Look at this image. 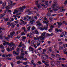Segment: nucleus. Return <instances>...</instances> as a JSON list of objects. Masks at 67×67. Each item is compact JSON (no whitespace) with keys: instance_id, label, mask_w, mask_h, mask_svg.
Wrapping results in <instances>:
<instances>
[{"instance_id":"bf43d9fd","label":"nucleus","mask_w":67,"mask_h":67,"mask_svg":"<svg viewBox=\"0 0 67 67\" xmlns=\"http://www.w3.org/2000/svg\"><path fill=\"white\" fill-rule=\"evenodd\" d=\"M52 30H53L51 28V29H49V30H48V31H49V32H51V31H52Z\"/></svg>"},{"instance_id":"c85d7f7f","label":"nucleus","mask_w":67,"mask_h":67,"mask_svg":"<svg viewBox=\"0 0 67 67\" xmlns=\"http://www.w3.org/2000/svg\"><path fill=\"white\" fill-rule=\"evenodd\" d=\"M31 29H30V27H29L27 28V31L29 32L30 31Z\"/></svg>"},{"instance_id":"8fccbe9b","label":"nucleus","mask_w":67,"mask_h":67,"mask_svg":"<svg viewBox=\"0 0 67 67\" xmlns=\"http://www.w3.org/2000/svg\"><path fill=\"white\" fill-rule=\"evenodd\" d=\"M38 1H37L36 2V5H38Z\"/></svg>"},{"instance_id":"cd10ccee","label":"nucleus","mask_w":67,"mask_h":67,"mask_svg":"<svg viewBox=\"0 0 67 67\" xmlns=\"http://www.w3.org/2000/svg\"><path fill=\"white\" fill-rule=\"evenodd\" d=\"M34 41L32 40V41L31 42V44H32V45H34Z\"/></svg>"},{"instance_id":"6ab92c4d","label":"nucleus","mask_w":67,"mask_h":67,"mask_svg":"<svg viewBox=\"0 0 67 67\" xmlns=\"http://www.w3.org/2000/svg\"><path fill=\"white\" fill-rule=\"evenodd\" d=\"M13 53L14 54H15L16 55H19V53H16L15 51H13Z\"/></svg>"},{"instance_id":"dca6fc26","label":"nucleus","mask_w":67,"mask_h":67,"mask_svg":"<svg viewBox=\"0 0 67 67\" xmlns=\"http://www.w3.org/2000/svg\"><path fill=\"white\" fill-rule=\"evenodd\" d=\"M34 33H35L36 34L38 35V34H39V33H38V31L37 30H35L34 31Z\"/></svg>"},{"instance_id":"3c124183","label":"nucleus","mask_w":67,"mask_h":67,"mask_svg":"<svg viewBox=\"0 0 67 67\" xmlns=\"http://www.w3.org/2000/svg\"><path fill=\"white\" fill-rule=\"evenodd\" d=\"M5 15V14H4L3 15H2V16H1V17H0V18H2V17H3V16H4Z\"/></svg>"},{"instance_id":"5fc2aeb1","label":"nucleus","mask_w":67,"mask_h":67,"mask_svg":"<svg viewBox=\"0 0 67 67\" xmlns=\"http://www.w3.org/2000/svg\"><path fill=\"white\" fill-rule=\"evenodd\" d=\"M4 51H5V49L2 50L1 51V52H2V53H3V52H4Z\"/></svg>"},{"instance_id":"f257e3e1","label":"nucleus","mask_w":67,"mask_h":67,"mask_svg":"<svg viewBox=\"0 0 67 67\" xmlns=\"http://www.w3.org/2000/svg\"><path fill=\"white\" fill-rule=\"evenodd\" d=\"M48 21H43V23H46V26H44V28H41V30H42V31H43V30H48Z\"/></svg>"},{"instance_id":"a878e982","label":"nucleus","mask_w":67,"mask_h":67,"mask_svg":"<svg viewBox=\"0 0 67 67\" xmlns=\"http://www.w3.org/2000/svg\"><path fill=\"white\" fill-rule=\"evenodd\" d=\"M48 1H46L45 2L44 4H45V5H48Z\"/></svg>"},{"instance_id":"4d7b16f0","label":"nucleus","mask_w":67,"mask_h":67,"mask_svg":"<svg viewBox=\"0 0 67 67\" xmlns=\"http://www.w3.org/2000/svg\"><path fill=\"white\" fill-rule=\"evenodd\" d=\"M51 9L52 8H48L47 10H48V11H49V10H51Z\"/></svg>"},{"instance_id":"20e7f679","label":"nucleus","mask_w":67,"mask_h":67,"mask_svg":"<svg viewBox=\"0 0 67 67\" xmlns=\"http://www.w3.org/2000/svg\"><path fill=\"white\" fill-rule=\"evenodd\" d=\"M16 59H24V57L23 55H21L20 57L17 56L16 57Z\"/></svg>"},{"instance_id":"603ef678","label":"nucleus","mask_w":67,"mask_h":67,"mask_svg":"<svg viewBox=\"0 0 67 67\" xmlns=\"http://www.w3.org/2000/svg\"><path fill=\"white\" fill-rule=\"evenodd\" d=\"M8 56L9 57H10V56H12V54H8Z\"/></svg>"},{"instance_id":"aec40b11","label":"nucleus","mask_w":67,"mask_h":67,"mask_svg":"<svg viewBox=\"0 0 67 67\" xmlns=\"http://www.w3.org/2000/svg\"><path fill=\"white\" fill-rule=\"evenodd\" d=\"M0 47V48H2V49H4V47L3 46L2 44L1 45Z\"/></svg>"},{"instance_id":"a19ab883","label":"nucleus","mask_w":67,"mask_h":67,"mask_svg":"<svg viewBox=\"0 0 67 67\" xmlns=\"http://www.w3.org/2000/svg\"><path fill=\"white\" fill-rule=\"evenodd\" d=\"M59 45H62V44H63V42H59Z\"/></svg>"},{"instance_id":"864d4df0","label":"nucleus","mask_w":67,"mask_h":67,"mask_svg":"<svg viewBox=\"0 0 67 67\" xmlns=\"http://www.w3.org/2000/svg\"><path fill=\"white\" fill-rule=\"evenodd\" d=\"M49 20L50 22H52V18H49Z\"/></svg>"},{"instance_id":"9b49d317","label":"nucleus","mask_w":67,"mask_h":67,"mask_svg":"<svg viewBox=\"0 0 67 67\" xmlns=\"http://www.w3.org/2000/svg\"><path fill=\"white\" fill-rule=\"evenodd\" d=\"M46 15H47V18H49L51 16V13L48 12L46 14Z\"/></svg>"},{"instance_id":"de8ad7c7","label":"nucleus","mask_w":67,"mask_h":67,"mask_svg":"<svg viewBox=\"0 0 67 67\" xmlns=\"http://www.w3.org/2000/svg\"><path fill=\"white\" fill-rule=\"evenodd\" d=\"M56 55L57 56V57H60V56L57 54H56Z\"/></svg>"},{"instance_id":"f704fd0d","label":"nucleus","mask_w":67,"mask_h":67,"mask_svg":"<svg viewBox=\"0 0 67 67\" xmlns=\"http://www.w3.org/2000/svg\"><path fill=\"white\" fill-rule=\"evenodd\" d=\"M55 55L54 54H51V57H52V58H54L55 57Z\"/></svg>"},{"instance_id":"c9c22d12","label":"nucleus","mask_w":67,"mask_h":67,"mask_svg":"<svg viewBox=\"0 0 67 67\" xmlns=\"http://www.w3.org/2000/svg\"><path fill=\"white\" fill-rule=\"evenodd\" d=\"M9 20V18H7L6 19H5V21H8Z\"/></svg>"},{"instance_id":"0e129e2a","label":"nucleus","mask_w":67,"mask_h":67,"mask_svg":"<svg viewBox=\"0 0 67 67\" xmlns=\"http://www.w3.org/2000/svg\"><path fill=\"white\" fill-rule=\"evenodd\" d=\"M41 58H42L43 59H44V57H43V56L42 55L41 57Z\"/></svg>"},{"instance_id":"4be33fe9","label":"nucleus","mask_w":67,"mask_h":67,"mask_svg":"<svg viewBox=\"0 0 67 67\" xmlns=\"http://www.w3.org/2000/svg\"><path fill=\"white\" fill-rule=\"evenodd\" d=\"M7 50L8 52H10V51H11V48H7Z\"/></svg>"},{"instance_id":"79ce46f5","label":"nucleus","mask_w":67,"mask_h":67,"mask_svg":"<svg viewBox=\"0 0 67 67\" xmlns=\"http://www.w3.org/2000/svg\"><path fill=\"white\" fill-rule=\"evenodd\" d=\"M19 33H20L19 31H17L16 33V35H18V34H19Z\"/></svg>"},{"instance_id":"7ed1b4c3","label":"nucleus","mask_w":67,"mask_h":67,"mask_svg":"<svg viewBox=\"0 0 67 67\" xmlns=\"http://www.w3.org/2000/svg\"><path fill=\"white\" fill-rule=\"evenodd\" d=\"M41 36H40L39 37H40V40L41 41H43V40H44V38H45L46 37V35H45V32H43L42 34H41Z\"/></svg>"},{"instance_id":"6e6552de","label":"nucleus","mask_w":67,"mask_h":67,"mask_svg":"<svg viewBox=\"0 0 67 67\" xmlns=\"http://www.w3.org/2000/svg\"><path fill=\"white\" fill-rule=\"evenodd\" d=\"M15 34V32L13 31L10 34V37H12L13 36V35H14V34Z\"/></svg>"},{"instance_id":"ddd939ff","label":"nucleus","mask_w":67,"mask_h":67,"mask_svg":"<svg viewBox=\"0 0 67 67\" xmlns=\"http://www.w3.org/2000/svg\"><path fill=\"white\" fill-rule=\"evenodd\" d=\"M22 29H23L24 31V32H25V33H26L27 32V31L26 30L25 27H22Z\"/></svg>"},{"instance_id":"f03ea898","label":"nucleus","mask_w":67,"mask_h":67,"mask_svg":"<svg viewBox=\"0 0 67 67\" xmlns=\"http://www.w3.org/2000/svg\"><path fill=\"white\" fill-rule=\"evenodd\" d=\"M16 4V3H15L12 4L9 3L8 4V5L5 8L7 9V10H9V9H10V8H11L12 7H14V5H15ZM10 6H12V7Z\"/></svg>"},{"instance_id":"c756f323","label":"nucleus","mask_w":67,"mask_h":67,"mask_svg":"<svg viewBox=\"0 0 67 67\" xmlns=\"http://www.w3.org/2000/svg\"><path fill=\"white\" fill-rule=\"evenodd\" d=\"M55 31L57 32H58V33L59 32V30H58V29H55Z\"/></svg>"},{"instance_id":"338daca9","label":"nucleus","mask_w":67,"mask_h":67,"mask_svg":"<svg viewBox=\"0 0 67 67\" xmlns=\"http://www.w3.org/2000/svg\"><path fill=\"white\" fill-rule=\"evenodd\" d=\"M61 66H62V67H65V64H62L61 65Z\"/></svg>"},{"instance_id":"2eb2a0df","label":"nucleus","mask_w":67,"mask_h":67,"mask_svg":"<svg viewBox=\"0 0 67 67\" xmlns=\"http://www.w3.org/2000/svg\"><path fill=\"white\" fill-rule=\"evenodd\" d=\"M56 6H57V4L55 3L54 4H53V5L52 6V8H53V9H54V8H54V7H56Z\"/></svg>"},{"instance_id":"4c0bfd02","label":"nucleus","mask_w":67,"mask_h":67,"mask_svg":"<svg viewBox=\"0 0 67 67\" xmlns=\"http://www.w3.org/2000/svg\"><path fill=\"white\" fill-rule=\"evenodd\" d=\"M23 65H27V63H26V62H24L23 63Z\"/></svg>"},{"instance_id":"09e8293b","label":"nucleus","mask_w":67,"mask_h":67,"mask_svg":"<svg viewBox=\"0 0 67 67\" xmlns=\"http://www.w3.org/2000/svg\"><path fill=\"white\" fill-rule=\"evenodd\" d=\"M40 23V22L39 21H37L36 22V23L37 24V25Z\"/></svg>"},{"instance_id":"7c9ffc66","label":"nucleus","mask_w":67,"mask_h":67,"mask_svg":"<svg viewBox=\"0 0 67 67\" xmlns=\"http://www.w3.org/2000/svg\"><path fill=\"white\" fill-rule=\"evenodd\" d=\"M63 48V47H62V46H60L59 47V49H62Z\"/></svg>"},{"instance_id":"2f4dec72","label":"nucleus","mask_w":67,"mask_h":67,"mask_svg":"<svg viewBox=\"0 0 67 67\" xmlns=\"http://www.w3.org/2000/svg\"><path fill=\"white\" fill-rule=\"evenodd\" d=\"M6 45H10V43H9L8 42H6L5 43Z\"/></svg>"},{"instance_id":"58836bf2","label":"nucleus","mask_w":67,"mask_h":67,"mask_svg":"<svg viewBox=\"0 0 67 67\" xmlns=\"http://www.w3.org/2000/svg\"><path fill=\"white\" fill-rule=\"evenodd\" d=\"M63 23H64V24L65 25H67V23L66 21H63Z\"/></svg>"},{"instance_id":"680f3d73","label":"nucleus","mask_w":67,"mask_h":67,"mask_svg":"<svg viewBox=\"0 0 67 67\" xmlns=\"http://www.w3.org/2000/svg\"><path fill=\"white\" fill-rule=\"evenodd\" d=\"M17 51L18 52H19V48H17Z\"/></svg>"},{"instance_id":"72a5a7b5","label":"nucleus","mask_w":67,"mask_h":67,"mask_svg":"<svg viewBox=\"0 0 67 67\" xmlns=\"http://www.w3.org/2000/svg\"><path fill=\"white\" fill-rule=\"evenodd\" d=\"M22 38L23 40H25L26 38V37L23 36L22 37Z\"/></svg>"},{"instance_id":"423d86ee","label":"nucleus","mask_w":67,"mask_h":67,"mask_svg":"<svg viewBox=\"0 0 67 67\" xmlns=\"http://www.w3.org/2000/svg\"><path fill=\"white\" fill-rule=\"evenodd\" d=\"M16 24H14L13 23H11L10 24V26L12 27V28H14L15 27V25H16Z\"/></svg>"},{"instance_id":"774afa93","label":"nucleus","mask_w":67,"mask_h":67,"mask_svg":"<svg viewBox=\"0 0 67 67\" xmlns=\"http://www.w3.org/2000/svg\"><path fill=\"white\" fill-rule=\"evenodd\" d=\"M34 19H37V17L36 16H35L34 17Z\"/></svg>"},{"instance_id":"4468645a","label":"nucleus","mask_w":67,"mask_h":67,"mask_svg":"<svg viewBox=\"0 0 67 67\" xmlns=\"http://www.w3.org/2000/svg\"><path fill=\"white\" fill-rule=\"evenodd\" d=\"M18 11H19V10H15L14 12H13V14H15V13H17L18 12Z\"/></svg>"},{"instance_id":"f8f14e48","label":"nucleus","mask_w":67,"mask_h":67,"mask_svg":"<svg viewBox=\"0 0 67 67\" xmlns=\"http://www.w3.org/2000/svg\"><path fill=\"white\" fill-rule=\"evenodd\" d=\"M38 5L37 8L41 10L42 9V7L40 6H41V4H38V5Z\"/></svg>"},{"instance_id":"1a4fd4ad","label":"nucleus","mask_w":67,"mask_h":67,"mask_svg":"<svg viewBox=\"0 0 67 67\" xmlns=\"http://www.w3.org/2000/svg\"><path fill=\"white\" fill-rule=\"evenodd\" d=\"M57 23L58 25L59 26H60V25H62V24H63V23H62V22H60L59 23L58 22H57Z\"/></svg>"},{"instance_id":"0eeeda50","label":"nucleus","mask_w":67,"mask_h":67,"mask_svg":"<svg viewBox=\"0 0 67 67\" xmlns=\"http://www.w3.org/2000/svg\"><path fill=\"white\" fill-rule=\"evenodd\" d=\"M65 35V34L64 32H63L60 35V36L61 37H63V36H64Z\"/></svg>"},{"instance_id":"e2e57ef3","label":"nucleus","mask_w":67,"mask_h":67,"mask_svg":"<svg viewBox=\"0 0 67 67\" xmlns=\"http://www.w3.org/2000/svg\"><path fill=\"white\" fill-rule=\"evenodd\" d=\"M64 37L65 38H67V35L65 34V35L64 36Z\"/></svg>"},{"instance_id":"5701e85b","label":"nucleus","mask_w":67,"mask_h":67,"mask_svg":"<svg viewBox=\"0 0 67 67\" xmlns=\"http://www.w3.org/2000/svg\"><path fill=\"white\" fill-rule=\"evenodd\" d=\"M2 5L3 6V7H5V6L6 5V3L5 2H4L2 4Z\"/></svg>"},{"instance_id":"b1692460","label":"nucleus","mask_w":67,"mask_h":67,"mask_svg":"<svg viewBox=\"0 0 67 67\" xmlns=\"http://www.w3.org/2000/svg\"><path fill=\"white\" fill-rule=\"evenodd\" d=\"M10 46H11V45H12V46H14L15 45V44L13 43V42H12L11 43H10Z\"/></svg>"},{"instance_id":"052dcab7","label":"nucleus","mask_w":67,"mask_h":67,"mask_svg":"<svg viewBox=\"0 0 67 67\" xmlns=\"http://www.w3.org/2000/svg\"><path fill=\"white\" fill-rule=\"evenodd\" d=\"M31 63L32 64H34V60H32L31 61Z\"/></svg>"},{"instance_id":"69168bd1","label":"nucleus","mask_w":67,"mask_h":67,"mask_svg":"<svg viewBox=\"0 0 67 67\" xmlns=\"http://www.w3.org/2000/svg\"><path fill=\"white\" fill-rule=\"evenodd\" d=\"M40 45V43H38L37 44V46H39Z\"/></svg>"},{"instance_id":"ea45409f","label":"nucleus","mask_w":67,"mask_h":67,"mask_svg":"<svg viewBox=\"0 0 67 67\" xmlns=\"http://www.w3.org/2000/svg\"><path fill=\"white\" fill-rule=\"evenodd\" d=\"M46 35L48 37L50 36V34H49L48 33Z\"/></svg>"},{"instance_id":"393cba45","label":"nucleus","mask_w":67,"mask_h":67,"mask_svg":"<svg viewBox=\"0 0 67 67\" xmlns=\"http://www.w3.org/2000/svg\"><path fill=\"white\" fill-rule=\"evenodd\" d=\"M44 20H46V21H44L45 22H46V21H48V22H49V21L47 20V18H46V17H44Z\"/></svg>"},{"instance_id":"37998d69","label":"nucleus","mask_w":67,"mask_h":67,"mask_svg":"<svg viewBox=\"0 0 67 67\" xmlns=\"http://www.w3.org/2000/svg\"><path fill=\"white\" fill-rule=\"evenodd\" d=\"M31 29L32 30V31H33L34 30H35V27L34 26H33L32 27Z\"/></svg>"},{"instance_id":"412c9836","label":"nucleus","mask_w":67,"mask_h":67,"mask_svg":"<svg viewBox=\"0 0 67 67\" xmlns=\"http://www.w3.org/2000/svg\"><path fill=\"white\" fill-rule=\"evenodd\" d=\"M1 32H2L0 30V34H1ZM2 37H3V36H2L1 35H0V39H2Z\"/></svg>"},{"instance_id":"13d9d810","label":"nucleus","mask_w":67,"mask_h":67,"mask_svg":"<svg viewBox=\"0 0 67 67\" xmlns=\"http://www.w3.org/2000/svg\"><path fill=\"white\" fill-rule=\"evenodd\" d=\"M14 47H12L11 49V51H12V50H14Z\"/></svg>"},{"instance_id":"f3484780","label":"nucleus","mask_w":67,"mask_h":67,"mask_svg":"<svg viewBox=\"0 0 67 67\" xmlns=\"http://www.w3.org/2000/svg\"><path fill=\"white\" fill-rule=\"evenodd\" d=\"M27 12H29V15H30V14H33V13H32V12L29 11V9H28L27 10Z\"/></svg>"},{"instance_id":"49530a36","label":"nucleus","mask_w":67,"mask_h":67,"mask_svg":"<svg viewBox=\"0 0 67 67\" xmlns=\"http://www.w3.org/2000/svg\"><path fill=\"white\" fill-rule=\"evenodd\" d=\"M44 65H46V66H49V64H47L46 63H44Z\"/></svg>"},{"instance_id":"c03bdc74","label":"nucleus","mask_w":67,"mask_h":67,"mask_svg":"<svg viewBox=\"0 0 67 67\" xmlns=\"http://www.w3.org/2000/svg\"><path fill=\"white\" fill-rule=\"evenodd\" d=\"M37 63H38V64H39V65H41V64H42V63H41V62L40 61H39Z\"/></svg>"},{"instance_id":"bb28decb","label":"nucleus","mask_w":67,"mask_h":67,"mask_svg":"<svg viewBox=\"0 0 67 67\" xmlns=\"http://www.w3.org/2000/svg\"><path fill=\"white\" fill-rule=\"evenodd\" d=\"M20 21H21L22 22H23V24H26L25 22L24 23V21L22 20L21 19Z\"/></svg>"},{"instance_id":"a18cd8bd","label":"nucleus","mask_w":67,"mask_h":67,"mask_svg":"<svg viewBox=\"0 0 67 67\" xmlns=\"http://www.w3.org/2000/svg\"><path fill=\"white\" fill-rule=\"evenodd\" d=\"M20 63H21V62L20 61H18L17 62V63L18 64H20Z\"/></svg>"},{"instance_id":"e433bc0d","label":"nucleus","mask_w":67,"mask_h":67,"mask_svg":"<svg viewBox=\"0 0 67 67\" xmlns=\"http://www.w3.org/2000/svg\"><path fill=\"white\" fill-rule=\"evenodd\" d=\"M37 25H39V26H41L42 25V24L40 23H39Z\"/></svg>"},{"instance_id":"a211bd4d","label":"nucleus","mask_w":67,"mask_h":67,"mask_svg":"<svg viewBox=\"0 0 67 67\" xmlns=\"http://www.w3.org/2000/svg\"><path fill=\"white\" fill-rule=\"evenodd\" d=\"M22 42H21L19 44V46H18L19 47H22Z\"/></svg>"},{"instance_id":"39448f33","label":"nucleus","mask_w":67,"mask_h":67,"mask_svg":"<svg viewBox=\"0 0 67 67\" xmlns=\"http://www.w3.org/2000/svg\"><path fill=\"white\" fill-rule=\"evenodd\" d=\"M26 8V7L25 6H23L22 7H21L20 8H19V10H20V12H23V9H25Z\"/></svg>"},{"instance_id":"6e6d98bb","label":"nucleus","mask_w":67,"mask_h":67,"mask_svg":"<svg viewBox=\"0 0 67 67\" xmlns=\"http://www.w3.org/2000/svg\"><path fill=\"white\" fill-rule=\"evenodd\" d=\"M34 9H36L37 10V11H38V9H37V8L36 7H35L34 8Z\"/></svg>"},{"instance_id":"473e14b6","label":"nucleus","mask_w":67,"mask_h":67,"mask_svg":"<svg viewBox=\"0 0 67 67\" xmlns=\"http://www.w3.org/2000/svg\"><path fill=\"white\" fill-rule=\"evenodd\" d=\"M14 22H15L16 24H18L19 23V20H17L16 21H14Z\"/></svg>"},{"instance_id":"9d476101","label":"nucleus","mask_w":67,"mask_h":67,"mask_svg":"<svg viewBox=\"0 0 67 67\" xmlns=\"http://www.w3.org/2000/svg\"><path fill=\"white\" fill-rule=\"evenodd\" d=\"M41 37H37V38H36L35 37H34V39L35 41H36V40H39V39H41V38H40Z\"/></svg>"}]
</instances>
